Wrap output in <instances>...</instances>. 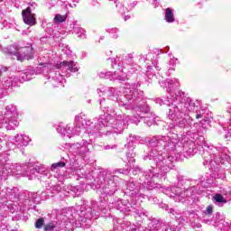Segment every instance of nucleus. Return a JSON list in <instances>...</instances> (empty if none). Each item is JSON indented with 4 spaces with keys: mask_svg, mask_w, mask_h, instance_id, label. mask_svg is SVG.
Returning a JSON list of instances; mask_svg holds the SVG:
<instances>
[{
    "mask_svg": "<svg viewBox=\"0 0 231 231\" xmlns=\"http://www.w3.org/2000/svg\"><path fill=\"white\" fill-rule=\"evenodd\" d=\"M181 189L180 188H172L171 191L174 192L175 196H181L183 193H180Z\"/></svg>",
    "mask_w": 231,
    "mask_h": 231,
    "instance_id": "412c9836",
    "label": "nucleus"
},
{
    "mask_svg": "<svg viewBox=\"0 0 231 231\" xmlns=\"http://www.w3.org/2000/svg\"><path fill=\"white\" fill-rule=\"evenodd\" d=\"M66 165V163L62 162H56V163H53L51 165V171H55V169H59V167H64Z\"/></svg>",
    "mask_w": 231,
    "mask_h": 231,
    "instance_id": "dca6fc26",
    "label": "nucleus"
},
{
    "mask_svg": "<svg viewBox=\"0 0 231 231\" xmlns=\"http://www.w3.org/2000/svg\"><path fill=\"white\" fill-rule=\"evenodd\" d=\"M119 172H121V174H125V171H121Z\"/></svg>",
    "mask_w": 231,
    "mask_h": 231,
    "instance_id": "7c9ffc66",
    "label": "nucleus"
},
{
    "mask_svg": "<svg viewBox=\"0 0 231 231\" xmlns=\"http://www.w3.org/2000/svg\"><path fill=\"white\" fill-rule=\"evenodd\" d=\"M126 231H138V227L134 225H129L126 227Z\"/></svg>",
    "mask_w": 231,
    "mask_h": 231,
    "instance_id": "aec40b11",
    "label": "nucleus"
},
{
    "mask_svg": "<svg viewBox=\"0 0 231 231\" xmlns=\"http://www.w3.org/2000/svg\"><path fill=\"white\" fill-rule=\"evenodd\" d=\"M43 67H44V68H46V67H50V64H46V63H44V64H43Z\"/></svg>",
    "mask_w": 231,
    "mask_h": 231,
    "instance_id": "c756f323",
    "label": "nucleus"
},
{
    "mask_svg": "<svg viewBox=\"0 0 231 231\" xmlns=\"http://www.w3.org/2000/svg\"><path fill=\"white\" fill-rule=\"evenodd\" d=\"M43 226H44V219L43 218H39L35 223V227L36 228H42Z\"/></svg>",
    "mask_w": 231,
    "mask_h": 231,
    "instance_id": "a211bd4d",
    "label": "nucleus"
},
{
    "mask_svg": "<svg viewBox=\"0 0 231 231\" xmlns=\"http://www.w3.org/2000/svg\"><path fill=\"white\" fill-rule=\"evenodd\" d=\"M17 116H19V112L17 111V106L15 105H9L5 107V113L4 118L0 121L1 127H5L7 131L15 129L19 125V121H17Z\"/></svg>",
    "mask_w": 231,
    "mask_h": 231,
    "instance_id": "f257e3e1",
    "label": "nucleus"
},
{
    "mask_svg": "<svg viewBox=\"0 0 231 231\" xmlns=\"http://www.w3.org/2000/svg\"><path fill=\"white\" fill-rule=\"evenodd\" d=\"M57 131L58 133H60V134H69L70 133H73V134H79V133H81L82 131H84V127H79V126H76L74 128V131L71 130V126H67L64 127V126H59L57 128Z\"/></svg>",
    "mask_w": 231,
    "mask_h": 231,
    "instance_id": "0eeeda50",
    "label": "nucleus"
},
{
    "mask_svg": "<svg viewBox=\"0 0 231 231\" xmlns=\"http://www.w3.org/2000/svg\"><path fill=\"white\" fill-rule=\"evenodd\" d=\"M57 225L53 222H50L49 224L44 226V230L45 231H54L56 228Z\"/></svg>",
    "mask_w": 231,
    "mask_h": 231,
    "instance_id": "f8f14e48",
    "label": "nucleus"
},
{
    "mask_svg": "<svg viewBox=\"0 0 231 231\" xmlns=\"http://www.w3.org/2000/svg\"><path fill=\"white\" fill-rule=\"evenodd\" d=\"M14 143L17 147H26L30 143V137L24 134H17L14 136Z\"/></svg>",
    "mask_w": 231,
    "mask_h": 231,
    "instance_id": "6e6552de",
    "label": "nucleus"
},
{
    "mask_svg": "<svg viewBox=\"0 0 231 231\" xmlns=\"http://www.w3.org/2000/svg\"><path fill=\"white\" fill-rule=\"evenodd\" d=\"M49 79L54 88H64V77L60 71L51 72Z\"/></svg>",
    "mask_w": 231,
    "mask_h": 231,
    "instance_id": "20e7f679",
    "label": "nucleus"
},
{
    "mask_svg": "<svg viewBox=\"0 0 231 231\" xmlns=\"http://www.w3.org/2000/svg\"><path fill=\"white\" fill-rule=\"evenodd\" d=\"M178 60V59L177 58H172L171 60H170V64L171 65V66H174V64H176V61Z\"/></svg>",
    "mask_w": 231,
    "mask_h": 231,
    "instance_id": "5701e85b",
    "label": "nucleus"
},
{
    "mask_svg": "<svg viewBox=\"0 0 231 231\" xmlns=\"http://www.w3.org/2000/svg\"><path fill=\"white\" fill-rule=\"evenodd\" d=\"M131 16L127 15V16H125V21H127V19H130Z\"/></svg>",
    "mask_w": 231,
    "mask_h": 231,
    "instance_id": "cd10ccee",
    "label": "nucleus"
},
{
    "mask_svg": "<svg viewBox=\"0 0 231 231\" xmlns=\"http://www.w3.org/2000/svg\"><path fill=\"white\" fill-rule=\"evenodd\" d=\"M116 79L117 80H125V76H116Z\"/></svg>",
    "mask_w": 231,
    "mask_h": 231,
    "instance_id": "b1692460",
    "label": "nucleus"
},
{
    "mask_svg": "<svg viewBox=\"0 0 231 231\" xmlns=\"http://www.w3.org/2000/svg\"><path fill=\"white\" fill-rule=\"evenodd\" d=\"M67 18H68L67 15H62L60 14H58L54 17V23H56L57 24H60V23L66 22Z\"/></svg>",
    "mask_w": 231,
    "mask_h": 231,
    "instance_id": "9b49d317",
    "label": "nucleus"
},
{
    "mask_svg": "<svg viewBox=\"0 0 231 231\" xmlns=\"http://www.w3.org/2000/svg\"><path fill=\"white\" fill-rule=\"evenodd\" d=\"M23 20L25 24L29 26H35L37 24V20L35 19V14L32 13V8L27 7L22 12Z\"/></svg>",
    "mask_w": 231,
    "mask_h": 231,
    "instance_id": "f03ea898",
    "label": "nucleus"
},
{
    "mask_svg": "<svg viewBox=\"0 0 231 231\" xmlns=\"http://www.w3.org/2000/svg\"><path fill=\"white\" fill-rule=\"evenodd\" d=\"M177 114H178V109L176 108V106H171L170 111L168 113L170 118H174Z\"/></svg>",
    "mask_w": 231,
    "mask_h": 231,
    "instance_id": "ddd939ff",
    "label": "nucleus"
},
{
    "mask_svg": "<svg viewBox=\"0 0 231 231\" xmlns=\"http://www.w3.org/2000/svg\"><path fill=\"white\" fill-rule=\"evenodd\" d=\"M207 211L208 212V214H212V207H208L207 208Z\"/></svg>",
    "mask_w": 231,
    "mask_h": 231,
    "instance_id": "a878e982",
    "label": "nucleus"
},
{
    "mask_svg": "<svg viewBox=\"0 0 231 231\" xmlns=\"http://www.w3.org/2000/svg\"><path fill=\"white\" fill-rule=\"evenodd\" d=\"M196 118H201V115L197 114V115H196Z\"/></svg>",
    "mask_w": 231,
    "mask_h": 231,
    "instance_id": "c85d7f7f",
    "label": "nucleus"
},
{
    "mask_svg": "<svg viewBox=\"0 0 231 231\" xmlns=\"http://www.w3.org/2000/svg\"><path fill=\"white\" fill-rule=\"evenodd\" d=\"M107 118H111V116H107Z\"/></svg>",
    "mask_w": 231,
    "mask_h": 231,
    "instance_id": "2f4dec72",
    "label": "nucleus"
},
{
    "mask_svg": "<svg viewBox=\"0 0 231 231\" xmlns=\"http://www.w3.org/2000/svg\"><path fill=\"white\" fill-rule=\"evenodd\" d=\"M1 76H0V86L4 89H8L14 86V78L13 77H6L3 71H6V69H1Z\"/></svg>",
    "mask_w": 231,
    "mask_h": 231,
    "instance_id": "39448f33",
    "label": "nucleus"
},
{
    "mask_svg": "<svg viewBox=\"0 0 231 231\" xmlns=\"http://www.w3.org/2000/svg\"><path fill=\"white\" fill-rule=\"evenodd\" d=\"M214 199L217 201V203H226L225 198H223V196L220 194L215 195Z\"/></svg>",
    "mask_w": 231,
    "mask_h": 231,
    "instance_id": "4468645a",
    "label": "nucleus"
},
{
    "mask_svg": "<svg viewBox=\"0 0 231 231\" xmlns=\"http://www.w3.org/2000/svg\"><path fill=\"white\" fill-rule=\"evenodd\" d=\"M96 127H97V129H98V125H97Z\"/></svg>",
    "mask_w": 231,
    "mask_h": 231,
    "instance_id": "473e14b6",
    "label": "nucleus"
},
{
    "mask_svg": "<svg viewBox=\"0 0 231 231\" xmlns=\"http://www.w3.org/2000/svg\"><path fill=\"white\" fill-rule=\"evenodd\" d=\"M98 125L99 127H106L107 125L106 124V121H104V118H101V120L98 122Z\"/></svg>",
    "mask_w": 231,
    "mask_h": 231,
    "instance_id": "4be33fe9",
    "label": "nucleus"
},
{
    "mask_svg": "<svg viewBox=\"0 0 231 231\" xmlns=\"http://www.w3.org/2000/svg\"><path fill=\"white\" fill-rule=\"evenodd\" d=\"M171 231H178V227H172L171 228Z\"/></svg>",
    "mask_w": 231,
    "mask_h": 231,
    "instance_id": "bb28decb",
    "label": "nucleus"
},
{
    "mask_svg": "<svg viewBox=\"0 0 231 231\" xmlns=\"http://www.w3.org/2000/svg\"><path fill=\"white\" fill-rule=\"evenodd\" d=\"M23 176H35V172H37V168H30V167H23Z\"/></svg>",
    "mask_w": 231,
    "mask_h": 231,
    "instance_id": "9d476101",
    "label": "nucleus"
},
{
    "mask_svg": "<svg viewBox=\"0 0 231 231\" xmlns=\"http://www.w3.org/2000/svg\"><path fill=\"white\" fill-rule=\"evenodd\" d=\"M17 60H30V59H33V55L32 54V48L24 47L21 48L18 51L13 52Z\"/></svg>",
    "mask_w": 231,
    "mask_h": 231,
    "instance_id": "7ed1b4c3",
    "label": "nucleus"
},
{
    "mask_svg": "<svg viewBox=\"0 0 231 231\" xmlns=\"http://www.w3.org/2000/svg\"><path fill=\"white\" fill-rule=\"evenodd\" d=\"M57 69H62L65 71H71L72 73H77L79 71V67H77V63L73 61H63L58 65Z\"/></svg>",
    "mask_w": 231,
    "mask_h": 231,
    "instance_id": "423d86ee",
    "label": "nucleus"
},
{
    "mask_svg": "<svg viewBox=\"0 0 231 231\" xmlns=\"http://www.w3.org/2000/svg\"><path fill=\"white\" fill-rule=\"evenodd\" d=\"M165 140H167V137H163V139L159 140V141H158V143H161V145H162V142L164 143Z\"/></svg>",
    "mask_w": 231,
    "mask_h": 231,
    "instance_id": "393cba45",
    "label": "nucleus"
},
{
    "mask_svg": "<svg viewBox=\"0 0 231 231\" xmlns=\"http://www.w3.org/2000/svg\"><path fill=\"white\" fill-rule=\"evenodd\" d=\"M22 79H23V80H32V76L30 74H28V72L23 73Z\"/></svg>",
    "mask_w": 231,
    "mask_h": 231,
    "instance_id": "6ab92c4d",
    "label": "nucleus"
},
{
    "mask_svg": "<svg viewBox=\"0 0 231 231\" xmlns=\"http://www.w3.org/2000/svg\"><path fill=\"white\" fill-rule=\"evenodd\" d=\"M88 145H89V143L83 144L79 148V154H84L85 152H88L89 148H88Z\"/></svg>",
    "mask_w": 231,
    "mask_h": 231,
    "instance_id": "2eb2a0df",
    "label": "nucleus"
},
{
    "mask_svg": "<svg viewBox=\"0 0 231 231\" xmlns=\"http://www.w3.org/2000/svg\"><path fill=\"white\" fill-rule=\"evenodd\" d=\"M164 20L166 23H174V13H172V9L167 8L164 15Z\"/></svg>",
    "mask_w": 231,
    "mask_h": 231,
    "instance_id": "1a4fd4ad",
    "label": "nucleus"
},
{
    "mask_svg": "<svg viewBox=\"0 0 231 231\" xmlns=\"http://www.w3.org/2000/svg\"><path fill=\"white\" fill-rule=\"evenodd\" d=\"M174 84H178V79H171V80H170V81H166V82H165V87H166V88H172V86H173Z\"/></svg>",
    "mask_w": 231,
    "mask_h": 231,
    "instance_id": "f3484780",
    "label": "nucleus"
}]
</instances>
